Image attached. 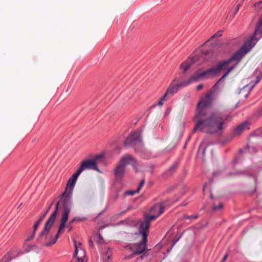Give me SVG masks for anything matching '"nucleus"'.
Instances as JSON below:
<instances>
[{"label": "nucleus", "instance_id": "obj_21", "mask_svg": "<svg viewBox=\"0 0 262 262\" xmlns=\"http://www.w3.org/2000/svg\"><path fill=\"white\" fill-rule=\"evenodd\" d=\"M222 35V31L220 30L217 31L216 33H215L213 36H212L211 38L213 37H219Z\"/></svg>", "mask_w": 262, "mask_h": 262}, {"label": "nucleus", "instance_id": "obj_13", "mask_svg": "<svg viewBox=\"0 0 262 262\" xmlns=\"http://www.w3.org/2000/svg\"><path fill=\"white\" fill-rule=\"evenodd\" d=\"M249 129V123L247 121H245L238 126L234 129V134L235 135H239L244 130Z\"/></svg>", "mask_w": 262, "mask_h": 262}, {"label": "nucleus", "instance_id": "obj_39", "mask_svg": "<svg viewBox=\"0 0 262 262\" xmlns=\"http://www.w3.org/2000/svg\"><path fill=\"white\" fill-rule=\"evenodd\" d=\"M0 262H2V261H0Z\"/></svg>", "mask_w": 262, "mask_h": 262}, {"label": "nucleus", "instance_id": "obj_25", "mask_svg": "<svg viewBox=\"0 0 262 262\" xmlns=\"http://www.w3.org/2000/svg\"><path fill=\"white\" fill-rule=\"evenodd\" d=\"M144 180H142L141 181V182L140 183V184H139V187H138V188L137 189V192H138L140 190V189H141V188L143 186V185L144 184Z\"/></svg>", "mask_w": 262, "mask_h": 262}, {"label": "nucleus", "instance_id": "obj_31", "mask_svg": "<svg viewBox=\"0 0 262 262\" xmlns=\"http://www.w3.org/2000/svg\"><path fill=\"white\" fill-rule=\"evenodd\" d=\"M106 255H107V259H110V258L111 254L109 253V252H108V250L106 251Z\"/></svg>", "mask_w": 262, "mask_h": 262}, {"label": "nucleus", "instance_id": "obj_37", "mask_svg": "<svg viewBox=\"0 0 262 262\" xmlns=\"http://www.w3.org/2000/svg\"><path fill=\"white\" fill-rule=\"evenodd\" d=\"M200 60H201V59H200ZM201 63V60H200V61L198 63H196V65H197V66H198V65H199V64H200Z\"/></svg>", "mask_w": 262, "mask_h": 262}, {"label": "nucleus", "instance_id": "obj_16", "mask_svg": "<svg viewBox=\"0 0 262 262\" xmlns=\"http://www.w3.org/2000/svg\"><path fill=\"white\" fill-rule=\"evenodd\" d=\"M258 32L262 34V19L257 23L254 33L256 34Z\"/></svg>", "mask_w": 262, "mask_h": 262}, {"label": "nucleus", "instance_id": "obj_28", "mask_svg": "<svg viewBox=\"0 0 262 262\" xmlns=\"http://www.w3.org/2000/svg\"><path fill=\"white\" fill-rule=\"evenodd\" d=\"M227 257H228V254H226V255L224 256V257H223V259H222V262H225V260H226V259H227Z\"/></svg>", "mask_w": 262, "mask_h": 262}, {"label": "nucleus", "instance_id": "obj_9", "mask_svg": "<svg viewBox=\"0 0 262 262\" xmlns=\"http://www.w3.org/2000/svg\"><path fill=\"white\" fill-rule=\"evenodd\" d=\"M176 79H174L172 82L170 84L169 86L168 87L165 95L167 97V98H170L172 97L174 94L177 93L179 90L180 88L181 87H185L186 86L192 82L190 78H189L188 80L184 81L179 83L174 84V82L176 81Z\"/></svg>", "mask_w": 262, "mask_h": 262}, {"label": "nucleus", "instance_id": "obj_24", "mask_svg": "<svg viewBox=\"0 0 262 262\" xmlns=\"http://www.w3.org/2000/svg\"><path fill=\"white\" fill-rule=\"evenodd\" d=\"M223 206V205L222 203H220V204L218 206L214 205L213 207V210H216L217 209L222 208Z\"/></svg>", "mask_w": 262, "mask_h": 262}, {"label": "nucleus", "instance_id": "obj_3", "mask_svg": "<svg viewBox=\"0 0 262 262\" xmlns=\"http://www.w3.org/2000/svg\"><path fill=\"white\" fill-rule=\"evenodd\" d=\"M251 43V41L246 42L228 60L220 61L216 66L203 71L201 69H199L190 77L192 82L198 81L201 79H207L219 75L222 70L226 69L229 66L234 59L243 57L252 48Z\"/></svg>", "mask_w": 262, "mask_h": 262}, {"label": "nucleus", "instance_id": "obj_27", "mask_svg": "<svg viewBox=\"0 0 262 262\" xmlns=\"http://www.w3.org/2000/svg\"><path fill=\"white\" fill-rule=\"evenodd\" d=\"M203 88V84H200L199 85H198L196 87V90L198 91H199L200 90H201L202 88Z\"/></svg>", "mask_w": 262, "mask_h": 262}, {"label": "nucleus", "instance_id": "obj_22", "mask_svg": "<svg viewBox=\"0 0 262 262\" xmlns=\"http://www.w3.org/2000/svg\"><path fill=\"white\" fill-rule=\"evenodd\" d=\"M136 192H137V190L136 191L135 190H129V191H125L124 193V194L125 195H133Z\"/></svg>", "mask_w": 262, "mask_h": 262}, {"label": "nucleus", "instance_id": "obj_34", "mask_svg": "<svg viewBox=\"0 0 262 262\" xmlns=\"http://www.w3.org/2000/svg\"><path fill=\"white\" fill-rule=\"evenodd\" d=\"M89 242L90 245L91 246H93V242H92V239H90L89 240Z\"/></svg>", "mask_w": 262, "mask_h": 262}, {"label": "nucleus", "instance_id": "obj_35", "mask_svg": "<svg viewBox=\"0 0 262 262\" xmlns=\"http://www.w3.org/2000/svg\"><path fill=\"white\" fill-rule=\"evenodd\" d=\"M239 7H240V5H238L237 6V8L236 9V11L234 13V15L236 14V13L238 11V10H239Z\"/></svg>", "mask_w": 262, "mask_h": 262}, {"label": "nucleus", "instance_id": "obj_32", "mask_svg": "<svg viewBox=\"0 0 262 262\" xmlns=\"http://www.w3.org/2000/svg\"><path fill=\"white\" fill-rule=\"evenodd\" d=\"M68 228L69 229V231H70L72 229V227L71 224L69 223V224L68 225Z\"/></svg>", "mask_w": 262, "mask_h": 262}, {"label": "nucleus", "instance_id": "obj_33", "mask_svg": "<svg viewBox=\"0 0 262 262\" xmlns=\"http://www.w3.org/2000/svg\"><path fill=\"white\" fill-rule=\"evenodd\" d=\"M76 221V218H74L70 222V224H72L73 223H74V222H75Z\"/></svg>", "mask_w": 262, "mask_h": 262}, {"label": "nucleus", "instance_id": "obj_4", "mask_svg": "<svg viewBox=\"0 0 262 262\" xmlns=\"http://www.w3.org/2000/svg\"><path fill=\"white\" fill-rule=\"evenodd\" d=\"M165 205L164 203H160L155 205L150 209V212L151 214L150 216H145V221L142 222L139 228L140 232H145L146 234L148 233V229L150 225V221L156 220L164 212Z\"/></svg>", "mask_w": 262, "mask_h": 262}, {"label": "nucleus", "instance_id": "obj_10", "mask_svg": "<svg viewBox=\"0 0 262 262\" xmlns=\"http://www.w3.org/2000/svg\"><path fill=\"white\" fill-rule=\"evenodd\" d=\"M21 253V252L18 249L14 248L12 250L8 252L6 254H5L3 257L0 261L9 262L11 261L12 259L18 256Z\"/></svg>", "mask_w": 262, "mask_h": 262}, {"label": "nucleus", "instance_id": "obj_1", "mask_svg": "<svg viewBox=\"0 0 262 262\" xmlns=\"http://www.w3.org/2000/svg\"><path fill=\"white\" fill-rule=\"evenodd\" d=\"M80 174L77 170L69 179L64 192L56 204L55 210L47 221L43 230L37 238V242L42 245L49 246L55 244L66 227L72 208L71 196Z\"/></svg>", "mask_w": 262, "mask_h": 262}, {"label": "nucleus", "instance_id": "obj_14", "mask_svg": "<svg viewBox=\"0 0 262 262\" xmlns=\"http://www.w3.org/2000/svg\"><path fill=\"white\" fill-rule=\"evenodd\" d=\"M243 57H240L239 58H235L232 61H235V63L228 69L226 73L221 77V80L225 78L234 69H235L237 66L239 64L241 61V59Z\"/></svg>", "mask_w": 262, "mask_h": 262}, {"label": "nucleus", "instance_id": "obj_36", "mask_svg": "<svg viewBox=\"0 0 262 262\" xmlns=\"http://www.w3.org/2000/svg\"><path fill=\"white\" fill-rule=\"evenodd\" d=\"M158 210H155V214H157L158 213Z\"/></svg>", "mask_w": 262, "mask_h": 262}, {"label": "nucleus", "instance_id": "obj_19", "mask_svg": "<svg viewBox=\"0 0 262 262\" xmlns=\"http://www.w3.org/2000/svg\"><path fill=\"white\" fill-rule=\"evenodd\" d=\"M35 232L36 231H34L33 230L32 234L25 240V244H26V243H27V242L32 239L34 237L35 235Z\"/></svg>", "mask_w": 262, "mask_h": 262}, {"label": "nucleus", "instance_id": "obj_5", "mask_svg": "<svg viewBox=\"0 0 262 262\" xmlns=\"http://www.w3.org/2000/svg\"><path fill=\"white\" fill-rule=\"evenodd\" d=\"M126 148L133 147L136 152H144L143 144L142 142L140 132L138 130L132 133L124 142Z\"/></svg>", "mask_w": 262, "mask_h": 262}, {"label": "nucleus", "instance_id": "obj_2", "mask_svg": "<svg viewBox=\"0 0 262 262\" xmlns=\"http://www.w3.org/2000/svg\"><path fill=\"white\" fill-rule=\"evenodd\" d=\"M212 92L207 93L205 97L198 103L195 116L196 123L193 131L199 130L207 134L221 135L226 127L225 119L217 113H213L207 116L206 108L212 102Z\"/></svg>", "mask_w": 262, "mask_h": 262}, {"label": "nucleus", "instance_id": "obj_26", "mask_svg": "<svg viewBox=\"0 0 262 262\" xmlns=\"http://www.w3.org/2000/svg\"><path fill=\"white\" fill-rule=\"evenodd\" d=\"M53 202H52L50 205V206H49L48 209L46 210V211L45 212V213H46V215L47 214V213H48L49 211L50 210V209L52 207V206L53 205Z\"/></svg>", "mask_w": 262, "mask_h": 262}, {"label": "nucleus", "instance_id": "obj_17", "mask_svg": "<svg viewBox=\"0 0 262 262\" xmlns=\"http://www.w3.org/2000/svg\"><path fill=\"white\" fill-rule=\"evenodd\" d=\"M183 218L185 220L197 219L198 218V215L197 214L192 215H188L187 214H184L183 215Z\"/></svg>", "mask_w": 262, "mask_h": 262}, {"label": "nucleus", "instance_id": "obj_6", "mask_svg": "<svg viewBox=\"0 0 262 262\" xmlns=\"http://www.w3.org/2000/svg\"><path fill=\"white\" fill-rule=\"evenodd\" d=\"M135 159L130 155H126L120 160L115 170V174L117 180H121L124 176L125 167L127 164H133Z\"/></svg>", "mask_w": 262, "mask_h": 262}, {"label": "nucleus", "instance_id": "obj_23", "mask_svg": "<svg viewBox=\"0 0 262 262\" xmlns=\"http://www.w3.org/2000/svg\"><path fill=\"white\" fill-rule=\"evenodd\" d=\"M25 246L26 247V250L27 252L30 251L33 249V246L27 245V243L26 244H25Z\"/></svg>", "mask_w": 262, "mask_h": 262}, {"label": "nucleus", "instance_id": "obj_20", "mask_svg": "<svg viewBox=\"0 0 262 262\" xmlns=\"http://www.w3.org/2000/svg\"><path fill=\"white\" fill-rule=\"evenodd\" d=\"M41 220H38L34 224V227H33V230L34 231H36V230H37V228L38 227L39 224H40L41 223Z\"/></svg>", "mask_w": 262, "mask_h": 262}, {"label": "nucleus", "instance_id": "obj_8", "mask_svg": "<svg viewBox=\"0 0 262 262\" xmlns=\"http://www.w3.org/2000/svg\"><path fill=\"white\" fill-rule=\"evenodd\" d=\"M102 158V156L96 155L94 158L82 161L78 170L81 173L85 169H92L99 171L97 161Z\"/></svg>", "mask_w": 262, "mask_h": 262}, {"label": "nucleus", "instance_id": "obj_29", "mask_svg": "<svg viewBox=\"0 0 262 262\" xmlns=\"http://www.w3.org/2000/svg\"><path fill=\"white\" fill-rule=\"evenodd\" d=\"M257 114L259 116L262 115V107L257 112Z\"/></svg>", "mask_w": 262, "mask_h": 262}, {"label": "nucleus", "instance_id": "obj_12", "mask_svg": "<svg viewBox=\"0 0 262 262\" xmlns=\"http://www.w3.org/2000/svg\"><path fill=\"white\" fill-rule=\"evenodd\" d=\"M75 243V257H76V260H78L81 259L82 262L83 261V257L85 256V252L83 249L80 247L81 245V243H78V246L76 243V241H74Z\"/></svg>", "mask_w": 262, "mask_h": 262}, {"label": "nucleus", "instance_id": "obj_38", "mask_svg": "<svg viewBox=\"0 0 262 262\" xmlns=\"http://www.w3.org/2000/svg\"><path fill=\"white\" fill-rule=\"evenodd\" d=\"M143 255L141 256V259H143Z\"/></svg>", "mask_w": 262, "mask_h": 262}, {"label": "nucleus", "instance_id": "obj_18", "mask_svg": "<svg viewBox=\"0 0 262 262\" xmlns=\"http://www.w3.org/2000/svg\"><path fill=\"white\" fill-rule=\"evenodd\" d=\"M168 98L164 94V95L161 98L160 100L158 103V104L161 106L163 105V101L167 100Z\"/></svg>", "mask_w": 262, "mask_h": 262}, {"label": "nucleus", "instance_id": "obj_7", "mask_svg": "<svg viewBox=\"0 0 262 262\" xmlns=\"http://www.w3.org/2000/svg\"><path fill=\"white\" fill-rule=\"evenodd\" d=\"M140 233L142 235V240L138 243L132 244L129 246V249L133 252V255H139L148 251L146 247L148 234L145 232Z\"/></svg>", "mask_w": 262, "mask_h": 262}, {"label": "nucleus", "instance_id": "obj_15", "mask_svg": "<svg viewBox=\"0 0 262 262\" xmlns=\"http://www.w3.org/2000/svg\"><path fill=\"white\" fill-rule=\"evenodd\" d=\"M256 74L258 73V74L256 76V81H255V82L254 83H253L252 82H251L249 85L251 86L252 88H253V86H254V85L255 84H256L257 83H258L260 80H261V78H262V72H261L260 71H258L257 70L256 71Z\"/></svg>", "mask_w": 262, "mask_h": 262}, {"label": "nucleus", "instance_id": "obj_30", "mask_svg": "<svg viewBox=\"0 0 262 262\" xmlns=\"http://www.w3.org/2000/svg\"><path fill=\"white\" fill-rule=\"evenodd\" d=\"M46 216V213H44L40 217L39 220H41V222H42Z\"/></svg>", "mask_w": 262, "mask_h": 262}, {"label": "nucleus", "instance_id": "obj_11", "mask_svg": "<svg viewBox=\"0 0 262 262\" xmlns=\"http://www.w3.org/2000/svg\"><path fill=\"white\" fill-rule=\"evenodd\" d=\"M199 60L198 57H192L186 61L183 62L180 67L181 70H183V73L185 74L187 70L192 66V64L195 63Z\"/></svg>", "mask_w": 262, "mask_h": 262}]
</instances>
